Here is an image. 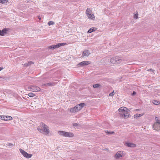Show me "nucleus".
Segmentation results:
<instances>
[{
  "instance_id": "22",
  "label": "nucleus",
  "mask_w": 160,
  "mask_h": 160,
  "mask_svg": "<svg viewBox=\"0 0 160 160\" xmlns=\"http://www.w3.org/2000/svg\"><path fill=\"white\" fill-rule=\"evenodd\" d=\"M80 107V106H79L78 104L75 106V108H76V109L77 112L81 110Z\"/></svg>"
},
{
  "instance_id": "19",
  "label": "nucleus",
  "mask_w": 160,
  "mask_h": 160,
  "mask_svg": "<svg viewBox=\"0 0 160 160\" xmlns=\"http://www.w3.org/2000/svg\"><path fill=\"white\" fill-rule=\"evenodd\" d=\"M152 102L154 104L156 105H158L160 103V102L157 100H154L152 101Z\"/></svg>"
},
{
  "instance_id": "11",
  "label": "nucleus",
  "mask_w": 160,
  "mask_h": 160,
  "mask_svg": "<svg viewBox=\"0 0 160 160\" xmlns=\"http://www.w3.org/2000/svg\"><path fill=\"white\" fill-rule=\"evenodd\" d=\"M118 111L120 112L119 113H123L124 112H126L128 111V110L127 108L124 107H122L119 108Z\"/></svg>"
},
{
  "instance_id": "36",
  "label": "nucleus",
  "mask_w": 160,
  "mask_h": 160,
  "mask_svg": "<svg viewBox=\"0 0 160 160\" xmlns=\"http://www.w3.org/2000/svg\"><path fill=\"white\" fill-rule=\"evenodd\" d=\"M148 71H153V70H152V69H149V70H148Z\"/></svg>"
},
{
  "instance_id": "8",
  "label": "nucleus",
  "mask_w": 160,
  "mask_h": 160,
  "mask_svg": "<svg viewBox=\"0 0 160 160\" xmlns=\"http://www.w3.org/2000/svg\"><path fill=\"white\" fill-rule=\"evenodd\" d=\"M19 151L23 155V156L27 158H31L32 156V154L27 153L22 149H20Z\"/></svg>"
},
{
  "instance_id": "4",
  "label": "nucleus",
  "mask_w": 160,
  "mask_h": 160,
  "mask_svg": "<svg viewBox=\"0 0 160 160\" xmlns=\"http://www.w3.org/2000/svg\"><path fill=\"white\" fill-rule=\"evenodd\" d=\"M156 122L153 125L154 129L156 130H160V120L158 119L157 117L155 118Z\"/></svg>"
},
{
  "instance_id": "30",
  "label": "nucleus",
  "mask_w": 160,
  "mask_h": 160,
  "mask_svg": "<svg viewBox=\"0 0 160 160\" xmlns=\"http://www.w3.org/2000/svg\"><path fill=\"white\" fill-rule=\"evenodd\" d=\"M7 145L11 148L12 147L14 146V145L13 144L11 143H8V144Z\"/></svg>"
},
{
  "instance_id": "37",
  "label": "nucleus",
  "mask_w": 160,
  "mask_h": 160,
  "mask_svg": "<svg viewBox=\"0 0 160 160\" xmlns=\"http://www.w3.org/2000/svg\"><path fill=\"white\" fill-rule=\"evenodd\" d=\"M2 69V68H1L0 67V71H1Z\"/></svg>"
},
{
  "instance_id": "28",
  "label": "nucleus",
  "mask_w": 160,
  "mask_h": 160,
  "mask_svg": "<svg viewBox=\"0 0 160 160\" xmlns=\"http://www.w3.org/2000/svg\"><path fill=\"white\" fill-rule=\"evenodd\" d=\"M105 132L108 134H111L114 133V132H110L109 131H108V130L105 131Z\"/></svg>"
},
{
  "instance_id": "24",
  "label": "nucleus",
  "mask_w": 160,
  "mask_h": 160,
  "mask_svg": "<svg viewBox=\"0 0 160 160\" xmlns=\"http://www.w3.org/2000/svg\"><path fill=\"white\" fill-rule=\"evenodd\" d=\"M28 95L30 97H33L35 96V94L32 92H30L28 93Z\"/></svg>"
},
{
  "instance_id": "9",
  "label": "nucleus",
  "mask_w": 160,
  "mask_h": 160,
  "mask_svg": "<svg viewBox=\"0 0 160 160\" xmlns=\"http://www.w3.org/2000/svg\"><path fill=\"white\" fill-rule=\"evenodd\" d=\"M0 119L5 121L10 120L12 119V117L9 116H0Z\"/></svg>"
},
{
  "instance_id": "1",
  "label": "nucleus",
  "mask_w": 160,
  "mask_h": 160,
  "mask_svg": "<svg viewBox=\"0 0 160 160\" xmlns=\"http://www.w3.org/2000/svg\"><path fill=\"white\" fill-rule=\"evenodd\" d=\"M41 126L42 129L40 128H38V130L41 132H44L45 135L48 134L49 133L48 127L43 123H41Z\"/></svg>"
},
{
  "instance_id": "38",
  "label": "nucleus",
  "mask_w": 160,
  "mask_h": 160,
  "mask_svg": "<svg viewBox=\"0 0 160 160\" xmlns=\"http://www.w3.org/2000/svg\"><path fill=\"white\" fill-rule=\"evenodd\" d=\"M71 160H74V159H72Z\"/></svg>"
},
{
  "instance_id": "31",
  "label": "nucleus",
  "mask_w": 160,
  "mask_h": 160,
  "mask_svg": "<svg viewBox=\"0 0 160 160\" xmlns=\"http://www.w3.org/2000/svg\"><path fill=\"white\" fill-rule=\"evenodd\" d=\"M115 93L113 91V92H112L110 93L109 94V96H112L114 95Z\"/></svg>"
},
{
  "instance_id": "6",
  "label": "nucleus",
  "mask_w": 160,
  "mask_h": 160,
  "mask_svg": "<svg viewBox=\"0 0 160 160\" xmlns=\"http://www.w3.org/2000/svg\"><path fill=\"white\" fill-rule=\"evenodd\" d=\"M28 88L29 91L32 92H38L41 90L40 88L36 86H29Z\"/></svg>"
},
{
  "instance_id": "27",
  "label": "nucleus",
  "mask_w": 160,
  "mask_h": 160,
  "mask_svg": "<svg viewBox=\"0 0 160 160\" xmlns=\"http://www.w3.org/2000/svg\"><path fill=\"white\" fill-rule=\"evenodd\" d=\"M8 2V0H0V3L4 4Z\"/></svg>"
},
{
  "instance_id": "29",
  "label": "nucleus",
  "mask_w": 160,
  "mask_h": 160,
  "mask_svg": "<svg viewBox=\"0 0 160 160\" xmlns=\"http://www.w3.org/2000/svg\"><path fill=\"white\" fill-rule=\"evenodd\" d=\"M100 86V85L98 84H96L93 85L94 88H98Z\"/></svg>"
},
{
  "instance_id": "15",
  "label": "nucleus",
  "mask_w": 160,
  "mask_h": 160,
  "mask_svg": "<svg viewBox=\"0 0 160 160\" xmlns=\"http://www.w3.org/2000/svg\"><path fill=\"white\" fill-rule=\"evenodd\" d=\"M122 153L121 152H118L115 155V158L116 159H118L119 158L122 157Z\"/></svg>"
},
{
  "instance_id": "13",
  "label": "nucleus",
  "mask_w": 160,
  "mask_h": 160,
  "mask_svg": "<svg viewBox=\"0 0 160 160\" xmlns=\"http://www.w3.org/2000/svg\"><path fill=\"white\" fill-rule=\"evenodd\" d=\"M128 111L126 112H124L123 113H119L121 117H124L125 119L127 118L128 117Z\"/></svg>"
},
{
  "instance_id": "10",
  "label": "nucleus",
  "mask_w": 160,
  "mask_h": 160,
  "mask_svg": "<svg viewBox=\"0 0 160 160\" xmlns=\"http://www.w3.org/2000/svg\"><path fill=\"white\" fill-rule=\"evenodd\" d=\"M10 30L9 28H5L2 30H0V35L3 36L7 34L8 32Z\"/></svg>"
},
{
  "instance_id": "32",
  "label": "nucleus",
  "mask_w": 160,
  "mask_h": 160,
  "mask_svg": "<svg viewBox=\"0 0 160 160\" xmlns=\"http://www.w3.org/2000/svg\"><path fill=\"white\" fill-rule=\"evenodd\" d=\"M73 125L74 127H77L78 126V124L76 123H74L73 124Z\"/></svg>"
},
{
  "instance_id": "16",
  "label": "nucleus",
  "mask_w": 160,
  "mask_h": 160,
  "mask_svg": "<svg viewBox=\"0 0 160 160\" xmlns=\"http://www.w3.org/2000/svg\"><path fill=\"white\" fill-rule=\"evenodd\" d=\"M126 145L127 146L129 147H135L136 146V145L133 143H130L127 142L126 143Z\"/></svg>"
},
{
  "instance_id": "5",
  "label": "nucleus",
  "mask_w": 160,
  "mask_h": 160,
  "mask_svg": "<svg viewBox=\"0 0 160 160\" xmlns=\"http://www.w3.org/2000/svg\"><path fill=\"white\" fill-rule=\"evenodd\" d=\"M66 45V43H58L56 45H52L48 47V48L49 49H54L58 48L61 46H63Z\"/></svg>"
},
{
  "instance_id": "25",
  "label": "nucleus",
  "mask_w": 160,
  "mask_h": 160,
  "mask_svg": "<svg viewBox=\"0 0 160 160\" xmlns=\"http://www.w3.org/2000/svg\"><path fill=\"white\" fill-rule=\"evenodd\" d=\"M143 114H136L134 115V118H136L137 117H139L142 116Z\"/></svg>"
},
{
  "instance_id": "20",
  "label": "nucleus",
  "mask_w": 160,
  "mask_h": 160,
  "mask_svg": "<svg viewBox=\"0 0 160 160\" xmlns=\"http://www.w3.org/2000/svg\"><path fill=\"white\" fill-rule=\"evenodd\" d=\"M70 112H77V111L75 107H73V108H70Z\"/></svg>"
},
{
  "instance_id": "18",
  "label": "nucleus",
  "mask_w": 160,
  "mask_h": 160,
  "mask_svg": "<svg viewBox=\"0 0 160 160\" xmlns=\"http://www.w3.org/2000/svg\"><path fill=\"white\" fill-rule=\"evenodd\" d=\"M96 30V28H92L89 29L88 31V33H90L93 31H95Z\"/></svg>"
},
{
  "instance_id": "12",
  "label": "nucleus",
  "mask_w": 160,
  "mask_h": 160,
  "mask_svg": "<svg viewBox=\"0 0 160 160\" xmlns=\"http://www.w3.org/2000/svg\"><path fill=\"white\" fill-rule=\"evenodd\" d=\"M90 64L89 62L88 61H82L78 65V67L83 66Z\"/></svg>"
},
{
  "instance_id": "23",
  "label": "nucleus",
  "mask_w": 160,
  "mask_h": 160,
  "mask_svg": "<svg viewBox=\"0 0 160 160\" xmlns=\"http://www.w3.org/2000/svg\"><path fill=\"white\" fill-rule=\"evenodd\" d=\"M46 85H47L49 86H53L55 85V82H49L47 83Z\"/></svg>"
},
{
  "instance_id": "26",
  "label": "nucleus",
  "mask_w": 160,
  "mask_h": 160,
  "mask_svg": "<svg viewBox=\"0 0 160 160\" xmlns=\"http://www.w3.org/2000/svg\"><path fill=\"white\" fill-rule=\"evenodd\" d=\"M55 24V23L54 22L52 21H49L48 23V25L49 26H50L52 25H53Z\"/></svg>"
},
{
  "instance_id": "21",
  "label": "nucleus",
  "mask_w": 160,
  "mask_h": 160,
  "mask_svg": "<svg viewBox=\"0 0 160 160\" xmlns=\"http://www.w3.org/2000/svg\"><path fill=\"white\" fill-rule=\"evenodd\" d=\"M78 105L80 106L81 109L85 106V104L84 103H82Z\"/></svg>"
},
{
  "instance_id": "14",
  "label": "nucleus",
  "mask_w": 160,
  "mask_h": 160,
  "mask_svg": "<svg viewBox=\"0 0 160 160\" xmlns=\"http://www.w3.org/2000/svg\"><path fill=\"white\" fill-rule=\"evenodd\" d=\"M90 54V52L88 50H85L83 52V53L82 54V57L88 56Z\"/></svg>"
},
{
  "instance_id": "17",
  "label": "nucleus",
  "mask_w": 160,
  "mask_h": 160,
  "mask_svg": "<svg viewBox=\"0 0 160 160\" xmlns=\"http://www.w3.org/2000/svg\"><path fill=\"white\" fill-rule=\"evenodd\" d=\"M34 62L32 61H29L27 62L24 64V66L25 67H27L31 64H34Z\"/></svg>"
},
{
  "instance_id": "34",
  "label": "nucleus",
  "mask_w": 160,
  "mask_h": 160,
  "mask_svg": "<svg viewBox=\"0 0 160 160\" xmlns=\"http://www.w3.org/2000/svg\"><path fill=\"white\" fill-rule=\"evenodd\" d=\"M138 14H137V15H135V16H134V18H138Z\"/></svg>"
},
{
  "instance_id": "33",
  "label": "nucleus",
  "mask_w": 160,
  "mask_h": 160,
  "mask_svg": "<svg viewBox=\"0 0 160 160\" xmlns=\"http://www.w3.org/2000/svg\"><path fill=\"white\" fill-rule=\"evenodd\" d=\"M136 94V92H135V91H133V93H132V95H135V94Z\"/></svg>"
},
{
  "instance_id": "3",
  "label": "nucleus",
  "mask_w": 160,
  "mask_h": 160,
  "mask_svg": "<svg viewBox=\"0 0 160 160\" xmlns=\"http://www.w3.org/2000/svg\"><path fill=\"white\" fill-rule=\"evenodd\" d=\"M58 133L60 135L65 137L72 138L74 136L72 132H66L64 131H59Z\"/></svg>"
},
{
  "instance_id": "35",
  "label": "nucleus",
  "mask_w": 160,
  "mask_h": 160,
  "mask_svg": "<svg viewBox=\"0 0 160 160\" xmlns=\"http://www.w3.org/2000/svg\"><path fill=\"white\" fill-rule=\"evenodd\" d=\"M38 18L39 20H40L41 19V17L40 16H39L38 17Z\"/></svg>"
},
{
  "instance_id": "7",
  "label": "nucleus",
  "mask_w": 160,
  "mask_h": 160,
  "mask_svg": "<svg viewBox=\"0 0 160 160\" xmlns=\"http://www.w3.org/2000/svg\"><path fill=\"white\" fill-rule=\"evenodd\" d=\"M86 13L88 18L91 19L94 18V16L93 14L92 13V12L90 9L87 8Z\"/></svg>"
},
{
  "instance_id": "2",
  "label": "nucleus",
  "mask_w": 160,
  "mask_h": 160,
  "mask_svg": "<svg viewBox=\"0 0 160 160\" xmlns=\"http://www.w3.org/2000/svg\"><path fill=\"white\" fill-rule=\"evenodd\" d=\"M122 59L118 57H116L112 58L110 59V62L113 64H119L122 62Z\"/></svg>"
}]
</instances>
